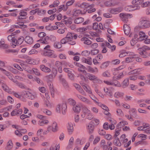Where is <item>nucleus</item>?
Masks as SVG:
<instances>
[{"label": "nucleus", "mask_w": 150, "mask_h": 150, "mask_svg": "<svg viewBox=\"0 0 150 150\" xmlns=\"http://www.w3.org/2000/svg\"><path fill=\"white\" fill-rule=\"evenodd\" d=\"M124 76L123 73H120L118 75L114 76L113 77V80H117L122 78Z\"/></svg>", "instance_id": "obj_42"}, {"label": "nucleus", "mask_w": 150, "mask_h": 150, "mask_svg": "<svg viewBox=\"0 0 150 150\" xmlns=\"http://www.w3.org/2000/svg\"><path fill=\"white\" fill-rule=\"evenodd\" d=\"M67 128L68 132L69 134H71L72 133L74 128L72 123L71 122H69L67 125Z\"/></svg>", "instance_id": "obj_19"}, {"label": "nucleus", "mask_w": 150, "mask_h": 150, "mask_svg": "<svg viewBox=\"0 0 150 150\" xmlns=\"http://www.w3.org/2000/svg\"><path fill=\"white\" fill-rule=\"evenodd\" d=\"M112 22V20H111L107 21L106 23H105L103 25L104 28L106 29H107L109 27V23H111Z\"/></svg>", "instance_id": "obj_62"}, {"label": "nucleus", "mask_w": 150, "mask_h": 150, "mask_svg": "<svg viewBox=\"0 0 150 150\" xmlns=\"http://www.w3.org/2000/svg\"><path fill=\"white\" fill-rule=\"evenodd\" d=\"M43 54L45 56H47L51 57H57L56 55L54 54V51L50 49L43 52Z\"/></svg>", "instance_id": "obj_8"}, {"label": "nucleus", "mask_w": 150, "mask_h": 150, "mask_svg": "<svg viewBox=\"0 0 150 150\" xmlns=\"http://www.w3.org/2000/svg\"><path fill=\"white\" fill-rule=\"evenodd\" d=\"M83 88L88 93L92 94V92L91 89L89 86H83Z\"/></svg>", "instance_id": "obj_38"}, {"label": "nucleus", "mask_w": 150, "mask_h": 150, "mask_svg": "<svg viewBox=\"0 0 150 150\" xmlns=\"http://www.w3.org/2000/svg\"><path fill=\"white\" fill-rule=\"evenodd\" d=\"M42 111L43 113L46 114L47 115H50L52 114L51 112L46 109H43L42 110Z\"/></svg>", "instance_id": "obj_53"}, {"label": "nucleus", "mask_w": 150, "mask_h": 150, "mask_svg": "<svg viewBox=\"0 0 150 150\" xmlns=\"http://www.w3.org/2000/svg\"><path fill=\"white\" fill-rule=\"evenodd\" d=\"M84 21V19L82 17H79L77 18L74 19V22L76 24H79L83 22Z\"/></svg>", "instance_id": "obj_36"}, {"label": "nucleus", "mask_w": 150, "mask_h": 150, "mask_svg": "<svg viewBox=\"0 0 150 150\" xmlns=\"http://www.w3.org/2000/svg\"><path fill=\"white\" fill-rule=\"evenodd\" d=\"M25 42L28 44L31 45L33 42V38L29 36H27L24 39Z\"/></svg>", "instance_id": "obj_21"}, {"label": "nucleus", "mask_w": 150, "mask_h": 150, "mask_svg": "<svg viewBox=\"0 0 150 150\" xmlns=\"http://www.w3.org/2000/svg\"><path fill=\"white\" fill-rule=\"evenodd\" d=\"M86 118L88 120H91L92 119L93 117V114L91 111L88 113L86 115Z\"/></svg>", "instance_id": "obj_45"}, {"label": "nucleus", "mask_w": 150, "mask_h": 150, "mask_svg": "<svg viewBox=\"0 0 150 150\" xmlns=\"http://www.w3.org/2000/svg\"><path fill=\"white\" fill-rule=\"evenodd\" d=\"M130 114V115H125V117L129 120L130 121H133V120L132 117H134V116L132 115V113H129Z\"/></svg>", "instance_id": "obj_60"}, {"label": "nucleus", "mask_w": 150, "mask_h": 150, "mask_svg": "<svg viewBox=\"0 0 150 150\" xmlns=\"http://www.w3.org/2000/svg\"><path fill=\"white\" fill-rule=\"evenodd\" d=\"M85 140L84 138H77L76 141V143L77 145H82L85 142Z\"/></svg>", "instance_id": "obj_27"}, {"label": "nucleus", "mask_w": 150, "mask_h": 150, "mask_svg": "<svg viewBox=\"0 0 150 150\" xmlns=\"http://www.w3.org/2000/svg\"><path fill=\"white\" fill-rule=\"evenodd\" d=\"M143 1V0H134L132 1V4L134 5L139 6L142 5Z\"/></svg>", "instance_id": "obj_37"}, {"label": "nucleus", "mask_w": 150, "mask_h": 150, "mask_svg": "<svg viewBox=\"0 0 150 150\" xmlns=\"http://www.w3.org/2000/svg\"><path fill=\"white\" fill-rule=\"evenodd\" d=\"M50 144L48 142H42L41 144V145L44 147H48L50 146Z\"/></svg>", "instance_id": "obj_63"}, {"label": "nucleus", "mask_w": 150, "mask_h": 150, "mask_svg": "<svg viewBox=\"0 0 150 150\" xmlns=\"http://www.w3.org/2000/svg\"><path fill=\"white\" fill-rule=\"evenodd\" d=\"M73 33L71 32H68L67 34L66 38L67 39L71 42H74L73 44V45H75L76 44V41L73 39Z\"/></svg>", "instance_id": "obj_10"}, {"label": "nucleus", "mask_w": 150, "mask_h": 150, "mask_svg": "<svg viewBox=\"0 0 150 150\" xmlns=\"http://www.w3.org/2000/svg\"><path fill=\"white\" fill-rule=\"evenodd\" d=\"M13 147V144L11 141H9L7 143V149H11Z\"/></svg>", "instance_id": "obj_61"}, {"label": "nucleus", "mask_w": 150, "mask_h": 150, "mask_svg": "<svg viewBox=\"0 0 150 150\" xmlns=\"http://www.w3.org/2000/svg\"><path fill=\"white\" fill-rule=\"evenodd\" d=\"M124 95L123 93L120 92H116L114 94V96L117 98H122Z\"/></svg>", "instance_id": "obj_39"}, {"label": "nucleus", "mask_w": 150, "mask_h": 150, "mask_svg": "<svg viewBox=\"0 0 150 150\" xmlns=\"http://www.w3.org/2000/svg\"><path fill=\"white\" fill-rule=\"evenodd\" d=\"M61 43L62 44H65L68 43L69 45H73L74 42H71L70 40H68L66 37H65L62 39L60 41Z\"/></svg>", "instance_id": "obj_24"}, {"label": "nucleus", "mask_w": 150, "mask_h": 150, "mask_svg": "<svg viewBox=\"0 0 150 150\" xmlns=\"http://www.w3.org/2000/svg\"><path fill=\"white\" fill-rule=\"evenodd\" d=\"M67 102L73 106L76 103V102L75 100L71 98L67 100Z\"/></svg>", "instance_id": "obj_44"}, {"label": "nucleus", "mask_w": 150, "mask_h": 150, "mask_svg": "<svg viewBox=\"0 0 150 150\" xmlns=\"http://www.w3.org/2000/svg\"><path fill=\"white\" fill-rule=\"evenodd\" d=\"M150 21L149 20H142L139 23L138 27L142 29H145L149 28Z\"/></svg>", "instance_id": "obj_2"}, {"label": "nucleus", "mask_w": 150, "mask_h": 150, "mask_svg": "<svg viewBox=\"0 0 150 150\" xmlns=\"http://www.w3.org/2000/svg\"><path fill=\"white\" fill-rule=\"evenodd\" d=\"M150 50V47H149L147 46H144L142 47L139 48L138 49V50L140 51L144 52L146 50Z\"/></svg>", "instance_id": "obj_40"}, {"label": "nucleus", "mask_w": 150, "mask_h": 150, "mask_svg": "<svg viewBox=\"0 0 150 150\" xmlns=\"http://www.w3.org/2000/svg\"><path fill=\"white\" fill-rule=\"evenodd\" d=\"M133 60V57L132 56L126 58L125 62L126 63H129L132 62Z\"/></svg>", "instance_id": "obj_58"}, {"label": "nucleus", "mask_w": 150, "mask_h": 150, "mask_svg": "<svg viewBox=\"0 0 150 150\" xmlns=\"http://www.w3.org/2000/svg\"><path fill=\"white\" fill-rule=\"evenodd\" d=\"M122 10L121 7L114 8L111 9L110 11V12L113 14H116L121 12Z\"/></svg>", "instance_id": "obj_14"}, {"label": "nucleus", "mask_w": 150, "mask_h": 150, "mask_svg": "<svg viewBox=\"0 0 150 150\" xmlns=\"http://www.w3.org/2000/svg\"><path fill=\"white\" fill-rule=\"evenodd\" d=\"M25 61L26 63L30 64H38V62H36L35 60L30 58H28L26 59Z\"/></svg>", "instance_id": "obj_28"}, {"label": "nucleus", "mask_w": 150, "mask_h": 150, "mask_svg": "<svg viewBox=\"0 0 150 150\" xmlns=\"http://www.w3.org/2000/svg\"><path fill=\"white\" fill-rule=\"evenodd\" d=\"M91 96H89V97L93 100L95 102L98 103V99L92 93Z\"/></svg>", "instance_id": "obj_59"}, {"label": "nucleus", "mask_w": 150, "mask_h": 150, "mask_svg": "<svg viewBox=\"0 0 150 150\" xmlns=\"http://www.w3.org/2000/svg\"><path fill=\"white\" fill-rule=\"evenodd\" d=\"M109 63L110 62L108 61L105 62L102 64L100 66V67L103 69L105 68L108 66Z\"/></svg>", "instance_id": "obj_51"}, {"label": "nucleus", "mask_w": 150, "mask_h": 150, "mask_svg": "<svg viewBox=\"0 0 150 150\" xmlns=\"http://www.w3.org/2000/svg\"><path fill=\"white\" fill-rule=\"evenodd\" d=\"M124 30L125 34L128 35H129L131 33H130V27L127 25L125 24L124 25Z\"/></svg>", "instance_id": "obj_15"}, {"label": "nucleus", "mask_w": 150, "mask_h": 150, "mask_svg": "<svg viewBox=\"0 0 150 150\" xmlns=\"http://www.w3.org/2000/svg\"><path fill=\"white\" fill-rule=\"evenodd\" d=\"M3 89L6 92L11 94L12 91L11 89L9 88V87L5 84L3 83L1 86Z\"/></svg>", "instance_id": "obj_20"}, {"label": "nucleus", "mask_w": 150, "mask_h": 150, "mask_svg": "<svg viewBox=\"0 0 150 150\" xmlns=\"http://www.w3.org/2000/svg\"><path fill=\"white\" fill-rule=\"evenodd\" d=\"M129 84L128 78H127L124 80L122 84V86L123 88H125L128 86Z\"/></svg>", "instance_id": "obj_35"}, {"label": "nucleus", "mask_w": 150, "mask_h": 150, "mask_svg": "<svg viewBox=\"0 0 150 150\" xmlns=\"http://www.w3.org/2000/svg\"><path fill=\"white\" fill-rule=\"evenodd\" d=\"M98 132L100 135H104L106 134V132L103 129H99Z\"/></svg>", "instance_id": "obj_64"}, {"label": "nucleus", "mask_w": 150, "mask_h": 150, "mask_svg": "<svg viewBox=\"0 0 150 150\" xmlns=\"http://www.w3.org/2000/svg\"><path fill=\"white\" fill-rule=\"evenodd\" d=\"M149 6H150V1L143 2L141 5V6L143 8Z\"/></svg>", "instance_id": "obj_47"}, {"label": "nucleus", "mask_w": 150, "mask_h": 150, "mask_svg": "<svg viewBox=\"0 0 150 150\" xmlns=\"http://www.w3.org/2000/svg\"><path fill=\"white\" fill-rule=\"evenodd\" d=\"M62 81H61L63 86L65 88H69V86L67 83L65 79L62 80Z\"/></svg>", "instance_id": "obj_56"}, {"label": "nucleus", "mask_w": 150, "mask_h": 150, "mask_svg": "<svg viewBox=\"0 0 150 150\" xmlns=\"http://www.w3.org/2000/svg\"><path fill=\"white\" fill-rule=\"evenodd\" d=\"M73 110L74 112L79 113L81 111V107L80 105L77 104L74 105L73 107Z\"/></svg>", "instance_id": "obj_22"}, {"label": "nucleus", "mask_w": 150, "mask_h": 150, "mask_svg": "<svg viewBox=\"0 0 150 150\" xmlns=\"http://www.w3.org/2000/svg\"><path fill=\"white\" fill-rule=\"evenodd\" d=\"M73 85L79 93L82 95H84V92L79 84L74 83H73Z\"/></svg>", "instance_id": "obj_13"}, {"label": "nucleus", "mask_w": 150, "mask_h": 150, "mask_svg": "<svg viewBox=\"0 0 150 150\" xmlns=\"http://www.w3.org/2000/svg\"><path fill=\"white\" fill-rule=\"evenodd\" d=\"M102 75L103 77H108L110 76L111 74L109 70H106L103 73Z\"/></svg>", "instance_id": "obj_43"}, {"label": "nucleus", "mask_w": 150, "mask_h": 150, "mask_svg": "<svg viewBox=\"0 0 150 150\" xmlns=\"http://www.w3.org/2000/svg\"><path fill=\"white\" fill-rule=\"evenodd\" d=\"M88 27H81L78 29V30L79 32L81 33H83L86 31L88 29Z\"/></svg>", "instance_id": "obj_54"}, {"label": "nucleus", "mask_w": 150, "mask_h": 150, "mask_svg": "<svg viewBox=\"0 0 150 150\" xmlns=\"http://www.w3.org/2000/svg\"><path fill=\"white\" fill-rule=\"evenodd\" d=\"M139 35L140 36L139 38L141 40H144L147 39L148 36L146 35L145 32L143 31H140L139 33Z\"/></svg>", "instance_id": "obj_25"}, {"label": "nucleus", "mask_w": 150, "mask_h": 150, "mask_svg": "<svg viewBox=\"0 0 150 150\" xmlns=\"http://www.w3.org/2000/svg\"><path fill=\"white\" fill-rule=\"evenodd\" d=\"M40 68L42 71L45 72L49 73L51 71V69L50 68L43 65H41Z\"/></svg>", "instance_id": "obj_30"}, {"label": "nucleus", "mask_w": 150, "mask_h": 150, "mask_svg": "<svg viewBox=\"0 0 150 150\" xmlns=\"http://www.w3.org/2000/svg\"><path fill=\"white\" fill-rule=\"evenodd\" d=\"M23 93L24 95L31 100H34L37 97V94L35 92L30 93L28 91H24Z\"/></svg>", "instance_id": "obj_3"}, {"label": "nucleus", "mask_w": 150, "mask_h": 150, "mask_svg": "<svg viewBox=\"0 0 150 150\" xmlns=\"http://www.w3.org/2000/svg\"><path fill=\"white\" fill-rule=\"evenodd\" d=\"M19 15L18 18V20L25 19L26 18L27 13L23 10H21L20 11Z\"/></svg>", "instance_id": "obj_9"}, {"label": "nucleus", "mask_w": 150, "mask_h": 150, "mask_svg": "<svg viewBox=\"0 0 150 150\" xmlns=\"http://www.w3.org/2000/svg\"><path fill=\"white\" fill-rule=\"evenodd\" d=\"M55 65L56 67L58 69L59 72L60 73H61L62 71V63L59 61H57L55 62Z\"/></svg>", "instance_id": "obj_17"}, {"label": "nucleus", "mask_w": 150, "mask_h": 150, "mask_svg": "<svg viewBox=\"0 0 150 150\" xmlns=\"http://www.w3.org/2000/svg\"><path fill=\"white\" fill-rule=\"evenodd\" d=\"M76 96L79 100L83 103L89 105L92 104L91 101L87 98L79 94H77Z\"/></svg>", "instance_id": "obj_5"}, {"label": "nucleus", "mask_w": 150, "mask_h": 150, "mask_svg": "<svg viewBox=\"0 0 150 150\" xmlns=\"http://www.w3.org/2000/svg\"><path fill=\"white\" fill-rule=\"evenodd\" d=\"M85 76L87 79H88L91 81H95L98 82L100 81V80L97 77L92 74L87 72Z\"/></svg>", "instance_id": "obj_7"}, {"label": "nucleus", "mask_w": 150, "mask_h": 150, "mask_svg": "<svg viewBox=\"0 0 150 150\" xmlns=\"http://www.w3.org/2000/svg\"><path fill=\"white\" fill-rule=\"evenodd\" d=\"M46 35L45 33L43 32H41L38 34V36L41 38L38 41H39L40 42L44 44L47 45L48 44V42L46 40L45 38H43Z\"/></svg>", "instance_id": "obj_4"}, {"label": "nucleus", "mask_w": 150, "mask_h": 150, "mask_svg": "<svg viewBox=\"0 0 150 150\" xmlns=\"http://www.w3.org/2000/svg\"><path fill=\"white\" fill-rule=\"evenodd\" d=\"M119 16L122 21L125 23H127L128 21V19L132 17V15L131 14L124 13H120Z\"/></svg>", "instance_id": "obj_6"}, {"label": "nucleus", "mask_w": 150, "mask_h": 150, "mask_svg": "<svg viewBox=\"0 0 150 150\" xmlns=\"http://www.w3.org/2000/svg\"><path fill=\"white\" fill-rule=\"evenodd\" d=\"M94 129V125L91 124L89 123L86 126V129L90 133H92L93 132Z\"/></svg>", "instance_id": "obj_18"}, {"label": "nucleus", "mask_w": 150, "mask_h": 150, "mask_svg": "<svg viewBox=\"0 0 150 150\" xmlns=\"http://www.w3.org/2000/svg\"><path fill=\"white\" fill-rule=\"evenodd\" d=\"M62 64L64 66L66 67L69 66L70 67L72 68L73 67V65L68 62L66 61H63L62 62Z\"/></svg>", "instance_id": "obj_46"}, {"label": "nucleus", "mask_w": 150, "mask_h": 150, "mask_svg": "<svg viewBox=\"0 0 150 150\" xmlns=\"http://www.w3.org/2000/svg\"><path fill=\"white\" fill-rule=\"evenodd\" d=\"M24 40V37L23 36H20L18 38L17 40H16V41L15 44H12L11 45V46L13 48H15L16 45V44L20 45L23 43Z\"/></svg>", "instance_id": "obj_12"}, {"label": "nucleus", "mask_w": 150, "mask_h": 150, "mask_svg": "<svg viewBox=\"0 0 150 150\" xmlns=\"http://www.w3.org/2000/svg\"><path fill=\"white\" fill-rule=\"evenodd\" d=\"M103 90L107 95L110 97H112L113 93L107 87H105L104 88Z\"/></svg>", "instance_id": "obj_34"}, {"label": "nucleus", "mask_w": 150, "mask_h": 150, "mask_svg": "<svg viewBox=\"0 0 150 150\" xmlns=\"http://www.w3.org/2000/svg\"><path fill=\"white\" fill-rule=\"evenodd\" d=\"M82 110L83 114H85V115H86L91 111L86 106H84Z\"/></svg>", "instance_id": "obj_50"}, {"label": "nucleus", "mask_w": 150, "mask_h": 150, "mask_svg": "<svg viewBox=\"0 0 150 150\" xmlns=\"http://www.w3.org/2000/svg\"><path fill=\"white\" fill-rule=\"evenodd\" d=\"M87 67L88 71L89 72L93 73L95 72L98 73V69L96 67L93 68L90 66H88Z\"/></svg>", "instance_id": "obj_32"}, {"label": "nucleus", "mask_w": 150, "mask_h": 150, "mask_svg": "<svg viewBox=\"0 0 150 150\" xmlns=\"http://www.w3.org/2000/svg\"><path fill=\"white\" fill-rule=\"evenodd\" d=\"M49 122V121L46 119L40 120L38 122V125L41 126H44L45 125H47Z\"/></svg>", "instance_id": "obj_29"}, {"label": "nucleus", "mask_w": 150, "mask_h": 150, "mask_svg": "<svg viewBox=\"0 0 150 150\" xmlns=\"http://www.w3.org/2000/svg\"><path fill=\"white\" fill-rule=\"evenodd\" d=\"M8 40L10 42H12V43L11 45L13 44H15V42L16 41V39L15 38L13 34L9 35L7 37Z\"/></svg>", "instance_id": "obj_33"}, {"label": "nucleus", "mask_w": 150, "mask_h": 150, "mask_svg": "<svg viewBox=\"0 0 150 150\" xmlns=\"http://www.w3.org/2000/svg\"><path fill=\"white\" fill-rule=\"evenodd\" d=\"M91 53V52L88 50H85L82 51L81 52L82 55L87 57Z\"/></svg>", "instance_id": "obj_48"}, {"label": "nucleus", "mask_w": 150, "mask_h": 150, "mask_svg": "<svg viewBox=\"0 0 150 150\" xmlns=\"http://www.w3.org/2000/svg\"><path fill=\"white\" fill-rule=\"evenodd\" d=\"M139 69H134L132 71L129 72L128 73V74L129 75H131L132 74L134 75H137V74L138 72L139 71H138V70Z\"/></svg>", "instance_id": "obj_55"}, {"label": "nucleus", "mask_w": 150, "mask_h": 150, "mask_svg": "<svg viewBox=\"0 0 150 150\" xmlns=\"http://www.w3.org/2000/svg\"><path fill=\"white\" fill-rule=\"evenodd\" d=\"M82 62L89 65H91L92 64V59L90 57H88L87 58H83Z\"/></svg>", "instance_id": "obj_16"}, {"label": "nucleus", "mask_w": 150, "mask_h": 150, "mask_svg": "<svg viewBox=\"0 0 150 150\" xmlns=\"http://www.w3.org/2000/svg\"><path fill=\"white\" fill-rule=\"evenodd\" d=\"M46 12V11L45 10H39L38 9L37 14L41 16L42 15L45 14V13Z\"/></svg>", "instance_id": "obj_57"}, {"label": "nucleus", "mask_w": 150, "mask_h": 150, "mask_svg": "<svg viewBox=\"0 0 150 150\" xmlns=\"http://www.w3.org/2000/svg\"><path fill=\"white\" fill-rule=\"evenodd\" d=\"M129 113H132L131 112H132L133 113L132 115L134 116V117H137V112L136 109L133 108H131L130 111H129Z\"/></svg>", "instance_id": "obj_52"}, {"label": "nucleus", "mask_w": 150, "mask_h": 150, "mask_svg": "<svg viewBox=\"0 0 150 150\" xmlns=\"http://www.w3.org/2000/svg\"><path fill=\"white\" fill-rule=\"evenodd\" d=\"M49 126H50V128H51L52 131V132H55L57 131L58 128L57 124L55 121H52L51 125Z\"/></svg>", "instance_id": "obj_11"}, {"label": "nucleus", "mask_w": 150, "mask_h": 150, "mask_svg": "<svg viewBox=\"0 0 150 150\" xmlns=\"http://www.w3.org/2000/svg\"><path fill=\"white\" fill-rule=\"evenodd\" d=\"M16 85L21 88L25 89L26 88V86L22 83L19 82L17 80L15 82Z\"/></svg>", "instance_id": "obj_41"}, {"label": "nucleus", "mask_w": 150, "mask_h": 150, "mask_svg": "<svg viewBox=\"0 0 150 150\" xmlns=\"http://www.w3.org/2000/svg\"><path fill=\"white\" fill-rule=\"evenodd\" d=\"M54 46L55 48L59 49L62 47V46L59 42H54Z\"/></svg>", "instance_id": "obj_49"}, {"label": "nucleus", "mask_w": 150, "mask_h": 150, "mask_svg": "<svg viewBox=\"0 0 150 150\" xmlns=\"http://www.w3.org/2000/svg\"><path fill=\"white\" fill-rule=\"evenodd\" d=\"M5 42L4 39H1L0 40V48L3 49H7L8 46V45L5 43Z\"/></svg>", "instance_id": "obj_26"}, {"label": "nucleus", "mask_w": 150, "mask_h": 150, "mask_svg": "<svg viewBox=\"0 0 150 150\" xmlns=\"http://www.w3.org/2000/svg\"><path fill=\"white\" fill-rule=\"evenodd\" d=\"M67 110V105L65 103L59 104L56 106V111L58 113L64 115L66 113Z\"/></svg>", "instance_id": "obj_1"}, {"label": "nucleus", "mask_w": 150, "mask_h": 150, "mask_svg": "<svg viewBox=\"0 0 150 150\" xmlns=\"http://www.w3.org/2000/svg\"><path fill=\"white\" fill-rule=\"evenodd\" d=\"M52 74H50L49 76L50 77H51L53 79L57 75V69L55 68H53L52 70Z\"/></svg>", "instance_id": "obj_31"}, {"label": "nucleus", "mask_w": 150, "mask_h": 150, "mask_svg": "<svg viewBox=\"0 0 150 150\" xmlns=\"http://www.w3.org/2000/svg\"><path fill=\"white\" fill-rule=\"evenodd\" d=\"M81 40L83 42V43L88 45H91L92 43V42L88 38L84 37L81 39Z\"/></svg>", "instance_id": "obj_23"}]
</instances>
